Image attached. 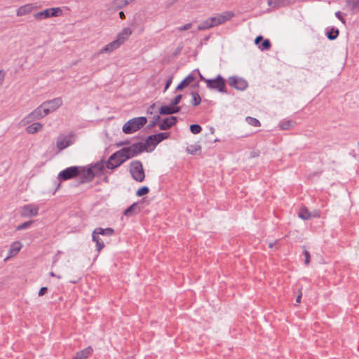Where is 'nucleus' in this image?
Here are the masks:
<instances>
[{
	"instance_id": "nucleus-48",
	"label": "nucleus",
	"mask_w": 359,
	"mask_h": 359,
	"mask_svg": "<svg viewBox=\"0 0 359 359\" xmlns=\"http://www.w3.org/2000/svg\"><path fill=\"white\" fill-rule=\"evenodd\" d=\"M335 16L343 23L345 24L346 21L344 18H343L341 13L340 11H337L335 13Z\"/></svg>"
},
{
	"instance_id": "nucleus-60",
	"label": "nucleus",
	"mask_w": 359,
	"mask_h": 359,
	"mask_svg": "<svg viewBox=\"0 0 359 359\" xmlns=\"http://www.w3.org/2000/svg\"><path fill=\"white\" fill-rule=\"evenodd\" d=\"M134 0H125V4H130V2L133 1Z\"/></svg>"
},
{
	"instance_id": "nucleus-1",
	"label": "nucleus",
	"mask_w": 359,
	"mask_h": 359,
	"mask_svg": "<svg viewBox=\"0 0 359 359\" xmlns=\"http://www.w3.org/2000/svg\"><path fill=\"white\" fill-rule=\"evenodd\" d=\"M145 150V147L142 142L134 143L129 147H126L114 153V156H121L128 160L137 156Z\"/></svg>"
},
{
	"instance_id": "nucleus-49",
	"label": "nucleus",
	"mask_w": 359,
	"mask_h": 359,
	"mask_svg": "<svg viewBox=\"0 0 359 359\" xmlns=\"http://www.w3.org/2000/svg\"><path fill=\"white\" fill-rule=\"evenodd\" d=\"M172 76H170L166 81L165 83V88H164V92L170 87V86L171 85L172 83Z\"/></svg>"
},
{
	"instance_id": "nucleus-38",
	"label": "nucleus",
	"mask_w": 359,
	"mask_h": 359,
	"mask_svg": "<svg viewBox=\"0 0 359 359\" xmlns=\"http://www.w3.org/2000/svg\"><path fill=\"white\" fill-rule=\"evenodd\" d=\"M125 0H114L111 6L116 9H120L126 6Z\"/></svg>"
},
{
	"instance_id": "nucleus-40",
	"label": "nucleus",
	"mask_w": 359,
	"mask_h": 359,
	"mask_svg": "<svg viewBox=\"0 0 359 359\" xmlns=\"http://www.w3.org/2000/svg\"><path fill=\"white\" fill-rule=\"evenodd\" d=\"M49 11V17L57 16L62 12L60 8H48Z\"/></svg>"
},
{
	"instance_id": "nucleus-35",
	"label": "nucleus",
	"mask_w": 359,
	"mask_h": 359,
	"mask_svg": "<svg viewBox=\"0 0 359 359\" xmlns=\"http://www.w3.org/2000/svg\"><path fill=\"white\" fill-rule=\"evenodd\" d=\"M326 35L330 40H334L339 35V30L333 27L327 32Z\"/></svg>"
},
{
	"instance_id": "nucleus-33",
	"label": "nucleus",
	"mask_w": 359,
	"mask_h": 359,
	"mask_svg": "<svg viewBox=\"0 0 359 359\" xmlns=\"http://www.w3.org/2000/svg\"><path fill=\"white\" fill-rule=\"evenodd\" d=\"M191 95L192 97L191 102V104L194 106H198L201 102V96L197 92H191Z\"/></svg>"
},
{
	"instance_id": "nucleus-23",
	"label": "nucleus",
	"mask_w": 359,
	"mask_h": 359,
	"mask_svg": "<svg viewBox=\"0 0 359 359\" xmlns=\"http://www.w3.org/2000/svg\"><path fill=\"white\" fill-rule=\"evenodd\" d=\"M92 352L93 348L90 346H88L81 351L77 353L76 357H74L73 359H87V358L92 353Z\"/></svg>"
},
{
	"instance_id": "nucleus-46",
	"label": "nucleus",
	"mask_w": 359,
	"mask_h": 359,
	"mask_svg": "<svg viewBox=\"0 0 359 359\" xmlns=\"http://www.w3.org/2000/svg\"><path fill=\"white\" fill-rule=\"evenodd\" d=\"M191 27H192V24L187 23V24L184 25V26L179 27L177 28V30L180 32H182V31L188 30V29H191Z\"/></svg>"
},
{
	"instance_id": "nucleus-7",
	"label": "nucleus",
	"mask_w": 359,
	"mask_h": 359,
	"mask_svg": "<svg viewBox=\"0 0 359 359\" xmlns=\"http://www.w3.org/2000/svg\"><path fill=\"white\" fill-rule=\"evenodd\" d=\"M62 104V100L61 97H56L53 100L46 101L42 103V107L44 108L45 112L49 114L50 113L55 111Z\"/></svg>"
},
{
	"instance_id": "nucleus-29",
	"label": "nucleus",
	"mask_w": 359,
	"mask_h": 359,
	"mask_svg": "<svg viewBox=\"0 0 359 359\" xmlns=\"http://www.w3.org/2000/svg\"><path fill=\"white\" fill-rule=\"evenodd\" d=\"M298 215L304 220H307L312 217V214L305 207H303L299 210Z\"/></svg>"
},
{
	"instance_id": "nucleus-24",
	"label": "nucleus",
	"mask_w": 359,
	"mask_h": 359,
	"mask_svg": "<svg viewBox=\"0 0 359 359\" xmlns=\"http://www.w3.org/2000/svg\"><path fill=\"white\" fill-rule=\"evenodd\" d=\"M105 163L103 161H100L93 165H92L90 168L93 169V173L95 174V176L100 175L103 170L104 169Z\"/></svg>"
},
{
	"instance_id": "nucleus-27",
	"label": "nucleus",
	"mask_w": 359,
	"mask_h": 359,
	"mask_svg": "<svg viewBox=\"0 0 359 359\" xmlns=\"http://www.w3.org/2000/svg\"><path fill=\"white\" fill-rule=\"evenodd\" d=\"M93 241L96 243V249L98 252H100L104 247V242L100 238L99 235L95 233L93 231L92 235Z\"/></svg>"
},
{
	"instance_id": "nucleus-56",
	"label": "nucleus",
	"mask_w": 359,
	"mask_h": 359,
	"mask_svg": "<svg viewBox=\"0 0 359 359\" xmlns=\"http://www.w3.org/2000/svg\"><path fill=\"white\" fill-rule=\"evenodd\" d=\"M301 298H302V293H300V294L297 296V299H296V302H297V303H299V302H301Z\"/></svg>"
},
{
	"instance_id": "nucleus-13",
	"label": "nucleus",
	"mask_w": 359,
	"mask_h": 359,
	"mask_svg": "<svg viewBox=\"0 0 359 359\" xmlns=\"http://www.w3.org/2000/svg\"><path fill=\"white\" fill-rule=\"evenodd\" d=\"M81 171L79 175H81V182L86 183L93 180V179L95 177L93 173V169L90 167L88 169L85 168L81 167Z\"/></svg>"
},
{
	"instance_id": "nucleus-19",
	"label": "nucleus",
	"mask_w": 359,
	"mask_h": 359,
	"mask_svg": "<svg viewBox=\"0 0 359 359\" xmlns=\"http://www.w3.org/2000/svg\"><path fill=\"white\" fill-rule=\"evenodd\" d=\"M21 248H22V244L20 242H18V241L14 242L11 246V248H10V250L8 252V256L4 259V261H7L10 257L18 254V252L20 250Z\"/></svg>"
},
{
	"instance_id": "nucleus-14",
	"label": "nucleus",
	"mask_w": 359,
	"mask_h": 359,
	"mask_svg": "<svg viewBox=\"0 0 359 359\" xmlns=\"http://www.w3.org/2000/svg\"><path fill=\"white\" fill-rule=\"evenodd\" d=\"M176 116H170L164 118L159 124V128L161 130H165L175 126L177 123Z\"/></svg>"
},
{
	"instance_id": "nucleus-45",
	"label": "nucleus",
	"mask_w": 359,
	"mask_h": 359,
	"mask_svg": "<svg viewBox=\"0 0 359 359\" xmlns=\"http://www.w3.org/2000/svg\"><path fill=\"white\" fill-rule=\"evenodd\" d=\"M182 95L179 94L177 96L175 97V98L170 102V104H171L172 106H177V104L180 102L182 100Z\"/></svg>"
},
{
	"instance_id": "nucleus-22",
	"label": "nucleus",
	"mask_w": 359,
	"mask_h": 359,
	"mask_svg": "<svg viewBox=\"0 0 359 359\" xmlns=\"http://www.w3.org/2000/svg\"><path fill=\"white\" fill-rule=\"evenodd\" d=\"M143 144L145 147V150L149 151H153L154 149V148L156 147V146L157 145V144L155 143V139H154V137H152V135H149L147 138L145 143Z\"/></svg>"
},
{
	"instance_id": "nucleus-8",
	"label": "nucleus",
	"mask_w": 359,
	"mask_h": 359,
	"mask_svg": "<svg viewBox=\"0 0 359 359\" xmlns=\"http://www.w3.org/2000/svg\"><path fill=\"white\" fill-rule=\"evenodd\" d=\"M74 142V135H60L57 139V147L60 151L65 149L69 146L72 145Z\"/></svg>"
},
{
	"instance_id": "nucleus-2",
	"label": "nucleus",
	"mask_w": 359,
	"mask_h": 359,
	"mask_svg": "<svg viewBox=\"0 0 359 359\" xmlns=\"http://www.w3.org/2000/svg\"><path fill=\"white\" fill-rule=\"evenodd\" d=\"M147 122V119L144 116L130 119L123 125L122 128L123 132L126 134H132L144 126Z\"/></svg>"
},
{
	"instance_id": "nucleus-58",
	"label": "nucleus",
	"mask_w": 359,
	"mask_h": 359,
	"mask_svg": "<svg viewBox=\"0 0 359 359\" xmlns=\"http://www.w3.org/2000/svg\"><path fill=\"white\" fill-rule=\"evenodd\" d=\"M119 16H120V18H121V19H124V18H125V17H126V16H125V14H124V13H123V11H120V12H119Z\"/></svg>"
},
{
	"instance_id": "nucleus-39",
	"label": "nucleus",
	"mask_w": 359,
	"mask_h": 359,
	"mask_svg": "<svg viewBox=\"0 0 359 359\" xmlns=\"http://www.w3.org/2000/svg\"><path fill=\"white\" fill-rule=\"evenodd\" d=\"M202 130V128L200 125L198 124H192L190 126V131L193 133V134H198L201 133Z\"/></svg>"
},
{
	"instance_id": "nucleus-26",
	"label": "nucleus",
	"mask_w": 359,
	"mask_h": 359,
	"mask_svg": "<svg viewBox=\"0 0 359 359\" xmlns=\"http://www.w3.org/2000/svg\"><path fill=\"white\" fill-rule=\"evenodd\" d=\"M140 208L137 203H133L130 206H129L125 211L124 215L127 217H130L134 214H137L140 211Z\"/></svg>"
},
{
	"instance_id": "nucleus-32",
	"label": "nucleus",
	"mask_w": 359,
	"mask_h": 359,
	"mask_svg": "<svg viewBox=\"0 0 359 359\" xmlns=\"http://www.w3.org/2000/svg\"><path fill=\"white\" fill-rule=\"evenodd\" d=\"M346 5L352 11L359 9V0H346Z\"/></svg>"
},
{
	"instance_id": "nucleus-42",
	"label": "nucleus",
	"mask_w": 359,
	"mask_h": 359,
	"mask_svg": "<svg viewBox=\"0 0 359 359\" xmlns=\"http://www.w3.org/2000/svg\"><path fill=\"white\" fill-rule=\"evenodd\" d=\"M149 191V189L146 186H144L142 187H141L140 189H139L137 192H136V194L138 196H142L144 195H146L147 194H148Z\"/></svg>"
},
{
	"instance_id": "nucleus-47",
	"label": "nucleus",
	"mask_w": 359,
	"mask_h": 359,
	"mask_svg": "<svg viewBox=\"0 0 359 359\" xmlns=\"http://www.w3.org/2000/svg\"><path fill=\"white\" fill-rule=\"evenodd\" d=\"M304 248V254L305 255V264H309V262H310V254L309 252L306 250L305 247H303Z\"/></svg>"
},
{
	"instance_id": "nucleus-61",
	"label": "nucleus",
	"mask_w": 359,
	"mask_h": 359,
	"mask_svg": "<svg viewBox=\"0 0 359 359\" xmlns=\"http://www.w3.org/2000/svg\"><path fill=\"white\" fill-rule=\"evenodd\" d=\"M273 245H274V243H269V247L270 248H273Z\"/></svg>"
},
{
	"instance_id": "nucleus-57",
	"label": "nucleus",
	"mask_w": 359,
	"mask_h": 359,
	"mask_svg": "<svg viewBox=\"0 0 359 359\" xmlns=\"http://www.w3.org/2000/svg\"><path fill=\"white\" fill-rule=\"evenodd\" d=\"M49 274L52 277H57L59 279L61 278V276H56L53 272H50Z\"/></svg>"
},
{
	"instance_id": "nucleus-43",
	"label": "nucleus",
	"mask_w": 359,
	"mask_h": 359,
	"mask_svg": "<svg viewBox=\"0 0 359 359\" xmlns=\"http://www.w3.org/2000/svg\"><path fill=\"white\" fill-rule=\"evenodd\" d=\"M271 47V43L269 39H265L262 41L261 46H259V48L264 50H269Z\"/></svg>"
},
{
	"instance_id": "nucleus-12",
	"label": "nucleus",
	"mask_w": 359,
	"mask_h": 359,
	"mask_svg": "<svg viewBox=\"0 0 359 359\" xmlns=\"http://www.w3.org/2000/svg\"><path fill=\"white\" fill-rule=\"evenodd\" d=\"M126 161L123 157L121 156H114V154H111L107 161L106 162V167L108 169L112 170L120 166L123 163Z\"/></svg>"
},
{
	"instance_id": "nucleus-20",
	"label": "nucleus",
	"mask_w": 359,
	"mask_h": 359,
	"mask_svg": "<svg viewBox=\"0 0 359 359\" xmlns=\"http://www.w3.org/2000/svg\"><path fill=\"white\" fill-rule=\"evenodd\" d=\"M195 79V77L192 74H189L185 77L177 86L176 90H181L185 87L188 86Z\"/></svg>"
},
{
	"instance_id": "nucleus-3",
	"label": "nucleus",
	"mask_w": 359,
	"mask_h": 359,
	"mask_svg": "<svg viewBox=\"0 0 359 359\" xmlns=\"http://www.w3.org/2000/svg\"><path fill=\"white\" fill-rule=\"evenodd\" d=\"M130 172L137 182H142L145 177L144 171L142 163L140 161H134L130 163Z\"/></svg>"
},
{
	"instance_id": "nucleus-51",
	"label": "nucleus",
	"mask_w": 359,
	"mask_h": 359,
	"mask_svg": "<svg viewBox=\"0 0 359 359\" xmlns=\"http://www.w3.org/2000/svg\"><path fill=\"white\" fill-rule=\"evenodd\" d=\"M263 40V37L262 36H258L255 39V43L256 45L259 44L261 41Z\"/></svg>"
},
{
	"instance_id": "nucleus-17",
	"label": "nucleus",
	"mask_w": 359,
	"mask_h": 359,
	"mask_svg": "<svg viewBox=\"0 0 359 359\" xmlns=\"http://www.w3.org/2000/svg\"><path fill=\"white\" fill-rule=\"evenodd\" d=\"M132 34V30L129 27H125L123 30L117 35L116 41L123 44L128 37Z\"/></svg>"
},
{
	"instance_id": "nucleus-15",
	"label": "nucleus",
	"mask_w": 359,
	"mask_h": 359,
	"mask_svg": "<svg viewBox=\"0 0 359 359\" xmlns=\"http://www.w3.org/2000/svg\"><path fill=\"white\" fill-rule=\"evenodd\" d=\"M181 108L178 106H172L171 104L169 105L162 106L159 109V114L162 115H171L173 114L178 113Z\"/></svg>"
},
{
	"instance_id": "nucleus-16",
	"label": "nucleus",
	"mask_w": 359,
	"mask_h": 359,
	"mask_svg": "<svg viewBox=\"0 0 359 359\" xmlns=\"http://www.w3.org/2000/svg\"><path fill=\"white\" fill-rule=\"evenodd\" d=\"M121 44L118 41L114 40L111 41V43H108L105 46H104L100 51L99 54H104V53H109L112 52L113 50L117 49L118 47H120Z\"/></svg>"
},
{
	"instance_id": "nucleus-18",
	"label": "nucleus",
	"mask_w": 359,
	"mask_h": 359,
	"mask_svg": "<svg viewBox=\"0 0 359 359\" xmlns=\"http://www.w3.org/2000/svg\"><path fill=\"white\" fill-rule=\"evenodd\" d=\"M268 5L277 8L286 6L292 3V0H268Z\"/></svg>"
},
{
	"instance_id": "nucleus-4",
	"label": "nucleus",
	"mask_w": 359,
	"mask_h": 359,
	"mask_svg": "<svg viewBox=\"0 0 359 359\" xmlns=\"http://www.w3.org/2000/svg\"><path fill=\"white\" fill-rule=\"evenodd\" d=\"M207 88L210 90H216L220 93H225L226 83L224 79L218 75L215 79L206 81Z\"/></svg>"
},
{
	"instance_id": "nucleus-25",
	"label": "nucleus",
	"mask_w": 359,
	"mask_h": 359,
	"mask_svg": "<svg viewBox=\"0 0 359 359\" xmlns=\"http://www.w3.org/2000/svg\"><path fill=\"white\" fill-rule=\"evenodd\" d=\"M42 128H43V125L40 123L36 122V123H34L31 124L30 126H29L26 128V130L29 134H34L36 132L41 130Z\"/></svg>"
},
{
	"instance_id": "nucleus-6",
	"label": "nucleus",
	"mask_w": 359,
	"mask_h": 359,
	"mask_svg": "<svg viewBox=\"0 0 359 359\" xmlns=\"http://www.w3.org/2000/svg\"><path fill=\"white\" fill-rule=\"evenodd\" d=\"M233 13L231 11H225L222 13H219L215 16L210 18V22H212L213 27H216L229 20L233 16Z\"/></svg>"
},
{
	"instance_id": "nucleus-31",
	"label": "nucleus",
	"mask_w": 359,
	"mask_h": 359,
	"mask_svg": "<svg viewBox=\"0 0 359 359\" xmlns=\"http://www.w3.org/2000/svg\"><path fill=\"white\" fill-rule=\"evenodd\" d=\"M213 27L212 22H210V18H208L201 23H200L198 26V30H205Z\"/></svg>"
},
{
	"instance_id": "nucleus-37",
	"label": "nucleus",
	"mask_w": 359,
	"mask_h": 359,
	"mask_svg": "<svg viewBox=\"0 0 359 359\" xmlns=\"http://www.w3.org/2000/svg\"><path fill=\"white\" fill-rule=\"evenodd\" d=\"M245 121L250 126H252L254 127H258L260 126V122L258 119L248 116L245 118Z\"/></svg>"
},
{
	"instance_id": "nucleus-53",
	"label": "nucleus",
	"mask_w": 359,
	"mask_h": 359,
	"mask_svg": "<svg viewBox=\"0 0 359 359\" xmlns=\"http://www.w3.org/2000/svg\"><path fill=\"white\" fill-rule=\"evenodd\" d=\"M199 76H200V79L205 83H206L207 80H210V79H205V77H203L201 73H199Z\"/></svg>"
},
{
	"instance_id": "nucleus-36",
	"label": "nucleus",
	"mask_w": 359,
	"mask_h": 359,
	"mask_svg": "<svg viewBox=\"0 0 359 359\" xmlns=\"http://www.w3.org/2000/svg\"><path fill=\"white\" fill-rule=\"evenodd\" d=\"M294 121L291 120L283 121L280 123L279 126L282 130H288L294 126Z\"/></svg>"
},
{
	"instance_id": "nucleus-41",
	"label": "nucleus",
	"mask_w": 359,
	"mask_h": 359,
	"mask_svg": "<svg viewBox=\"0 0 359 359\" xmlns=\"http://www.w3.org/2000/svg\"><path fill=\"white\" fill-rule=\"evenodd\" d=\"M160 119H161V117L159 115H156V116H154L153 117V120L151 121H150L149 124L148 125V128H154L155 126L157 125V123L160 121Z\"/></svg>"
},
{
	"instance_id": "nucleus-59",
	"label": "nucleus",
	"mask_w": 359,
	"mask_h": 359,
	"mask_svg": "<svg viewBox=\"0 0 359 359\" xmlns=\"http://www.w3.org/2000/svg\"><path fill=\"white\" fill-rule=\"evenodd\" d=\"M312 217H319V213H318V212L316 211V212H314V214H313V215H312Z\"/></svg>"
},
{
	"instance_id": "nucleus-10",
	"label": "nucleus",
	"mask_w": 359,
	"mask_h": 359,
	"mask_svg": "<svg viewBox=\"0 0 359 359\" xmlns=\"http://www.w3.org/2000/svg\"><path fill=\"white\" fill-rule=\"evenodd\" d=\"M48 115V113L45 112L44 108L42 107V104L35 109L32 113L27 115L25 120L29 123L34 120L40 119Z\"/></svg>"
},
{
	"instance_id": "nucleus-44",
	"label": "nucleus",
	"mask_w": 359,
	"mask_h": 359,
	"mask_svg": "<svg viewBox=\"0 0 359 359\" xmlns=\"http://www.w3.org/2000/svg\"><path fill=\"white\" fill-rule=\"evenodd\" d=\"M32 221H28V222H25L20 225H18L17 227H16V229L17 230H23V229H25L28 227L30 226V225L32 224Z\"/></svg>"
},
{
	"instance_id": "nucleus-9",
	"label": "nucleus",
	"mask_w": 359,
	"mask_h": 359,
	"mask_svg": "<svg viewBox=\"0 0 359 359\" xmlns=\"http://www.w3.org/2000/svg\"><path fill=\"white\" fill-rule=\"evenodd\" d=\"M229 86L238 90H244L248 87V82L240 77L230 76L228 80Z\"/></svg>"
},
{
	"instance_id": "nucleus-50",
	"label": "nucleus",
	"mask_w": 359,
	"mask_h": 359,
	"mask_svg": "<svg viewBox=\"0 0 359 359\" xmlns=\"http://www.w3.org/2000/svg\"><path fill=\"white\" fill-rule=\"evenodd\" d=\"M47 290L48 289L46 287H42L39 291V296H43Z\"/></svg>"
},
{
	"instance_id": "nucleus-54",
	"label": "nucleus",
	"mask_w": 359,
	"mask_h": 359,
	"mask_svg": "<svg viewBox=\"0 0 359 359\" xmlns=\"http://www.w3.org/2000/svg\"><path fill=\"white\" fill-rule=\"evenodd\" d=\"M129 144L128 141H125V142H119L118 144H117V145L118 146H122V145H126V144Z\"/></svg>"
},
{
	"instance_id": "nucleus-28",
	"label": "nucleus",
	"mask_w": 359,
	"mask_h": 359,
	"mask_svg": "<svg viewBox=\"0 0 359 359\" xmlns=\"http://www.w3.org/2000/svg\"><path fill=\"white\" fill-rule=\"evenodd\" d=\"M95 233L103 236H111L114 233V230L112 228L102 229L100 227L96 228L94 230Z\"/></svg>"
},
{
	"instance_id": "nucleus-5",
	"label": "nucleus",
	"mask_w": 359,
	"mask_h": 359,
	"mask_svg": "<svg viewBox=\"0 0 359 359\" xmlns=\"http://www.w3.org/2000/svg\"><path fill=\"white\" fill-rule=\"evenodd\" d=\"M81 167L71 166L59 172L57 178L60 180H68L79 175Z\"/></svg>"
},
{
	"instance_id": "nucleus-52",
	"label": "nucleus",
	"mask_w": 359,
	"mask_h": 359,
	"mask_svg": "<svg viewBox=\"0 0 359 359\" xmlns=\"http://www.w3.org/2000/svg\"><path fill=\"white\" fill-rule=\"evenodd\" d=\"M5 76V72L2 70L0 71V86L2 83V81H4Z\"/></svg>"
},
{
	"instance_id": "nucleus-21",
	"label": "nucleus",
	"mask_w": 359,
	"mask_h": 359,
	"mask_svg": "<svg viewBox=\"0 0 359 359\" xmlns=\"http://www.w3.org/2000/svg\"><path fill=\"white\" fill-rule=\"evenodd\" d=\"M32 9L33 6L32 4H26L19 7L17 10L16 14L18 16H22L31 13Z\"/></svg>"
},
{
	"instance_id": "nucleus-55",
	"label": "nucleus",
	"mask_w": 359,
	"mask_h": 359,
	"mask_svg": "<svg viewBox=\"0 0 359 359\" xmlns=\"http://www.w3.org/2000/svg\"><path fill=\"white\" fill-rule=\"evenodd\" d=\"M155 104L150 106L149 109H148V112L152 114V110L154 109Z\"/></svg>"
},
{
	"instance_id": "nucleus-34",
	"label": "nucleus",
	"mask_w": 359,
	"mask_h": 359,
	"mask_svg": "<svg viewBox=\"0 0 359 359\" xmlns=\"http://www.w3.org/2000/svg\"><path fill=\"white\" fill-rule=\"evenodd\" d=\"M34 17L37 20L46 19L49 17V11L48 9H46L43 11L36 13L34 14Z\"/></svg>"
},
{
	"instance_id": "nucleus-30",
	"label": "nucleus",
	"mask_w": 359,
	"mask_h": 359,
	"mask_svg": "<svg viewBox=\"0 0 359 359\" xmlns=\"http://www.w3.org/2000/svg\"><path fill=\"white\" fill-rule=\"evenodd\" d=\"M169 133H160L158 134L152 135L154 139H155V143L158 144L164 140H166L169 137Z\"/></svg>"
},
{
	"instance_id": "nucleus-11",
	"label": "nucleus",
	"mask_w": 359,
	"mask_h": 359,
	"mask_svg": "<svg viewBox=\"0 0 359 359\" xmlns=\"http://www.w3.org/2000/svg\"><path fill=\"white\" fill-rule=\"evenodd\" d=\"M39 207L34 204H28L22 206L20 210V215L25 217H31L37 215Z\"/></svg>"
}]
</instances>
